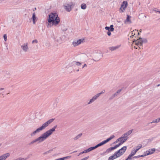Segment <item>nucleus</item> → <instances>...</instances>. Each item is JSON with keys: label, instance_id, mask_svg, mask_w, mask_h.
<instances>
[{"label": "nucleus", "instance_id": "4", "mask_svg": "<svg viewBox=\"0 0 160 160\" xmlns=\"http://www.w3.org/2000/svg\"><path fill=\"white\" fill-rule=\"evenodd\" d=\"M47 138V137L43 133L40 136L35 139V140L36 141V142L38 143L42 142Z\"/></svg>", "mask_w": 160, "mask_h": 160}, {"label": "nucleus", "instance_id": "19", "mask_svg": "<svg viewBox=\"0 0 160 160\" xmlns=\"http://www.w3.org/2000/svg\"><path fill=\"white\" fill-rule=\"evenodd\" d=\"M120 46V45H118L115 46L111 47L109 48V49L111 51H115L118 49Z\"/></svg>", "mask_w": 160, "mask_h": 160}, {"label": "nucleus", "instance_id": "49", "mask_svg": "<svg viewBox=\"0 0 160 160\" xmlns=\"http://www.w3.org/2000/svg\"><path fill=\"white\" fill-rule=\"evenodd\" d=\"M111 31L110 30H109V31H108L107 32V34L108 36H110L111 35Z\"/></svg>", "mask_w": 160, "mask_h": 160}, {"label": "nucleus", "instance_id": "14", "mask_svg": "<svg viewBox=\"0 0 160 160\" xmlns=\"http://www.w3.org/2000/svg\"><path fill=\"white\" fill-rule=\"evenodd\" d=\"M155 148L149 149V150L146 151V152H144V153H146L147 155L151 154L154 152L155 151Z\"/></svg>", "mask_w": 160, "mask_h": 160}, {"label": "nucleus", "instance_id": "29", "mask_svg": "<svg viewBox=\"0 0 160 160\" xmlns=\"http://www.w3.org/2000/svg\"><path fill=\"white\" fill-rule=\"evenodd\" d=\"M37 17L36 16V14L35 12L33 13H32V20H35Z\"/></svg>", "mask_w": 160, "mask_h": 160}, {"label": "nucleus", "instance_id": "34", "mask_svg": "<svg viewBox=\"0 0 160 160\" xmlns=\"http://www.w3.org/2000/svg\"><path fill=\"white\" fill-rule=\"evenodd\" d=\"M109 28H110V30L111 32L113 31H114V28H113V25H111Z\"/></svg>", "mask_w": 160, "mask_h": 160}, {"label": "nucleus", "instance_id": "15", "mask_svg": "<svg viewBox=\"0 0 160 160\" xmlns=\"http://www.w3.org/2000/svg\"><path fill=\"white\" fill-rule=\"evenodd\" d=\"M119 155L117 154H116L115 152V153L112 155L110 157L108 158V160H113L118 157H119Z\"/></svg>", "mask_w": 160, "mask_h": 160}, {"label": "nucleus", "instance_id": "51", "mask_svg": "<svg viewBox=\"0 0 160 160\" xmlns=\"http://www.w3.org/2000/svg\"><path fill=\"white\" fill-rule=\"evenodd\" d=\"M88 158H89V156L86 157L82 159L81 160H87Z\"/></svg>", "mask_w": 160, "mask_h": 160}, {"label": "nucleus", "instance_id": "33", "mask_svg": "<svg viewBox=\"0 0 160 160\" xmlns=\"http://www.w3.org/2000/svg\"><path fill=\"white\" fill-rule=\"evenodd\" d=\"M122 144L121 142L120 141V142L118 144L116 145L115 146H114V147L115 148V149H116L120 145H121Z\"/></svg>", "mask_w": 160, "mask_h": 160}, {"label": "nucleus", "instance_id": "22", "mask_svg": "<svg viewBox=\"0 0 160 160\" xmlns=\"http://www.w3.org/2000/svg\"><path fill=\"white\" fill-rule=\"evenodd\" d=\"M133 131V129L130 130L128 131V132H126V133H125L124 134H123L124 136H128L129 135H130V134L132 133V132Z\"/></svg>", "mask_w": 160, "mask_h": 160}, {"label": "nucleus", "instance_id": "40", "mask_svg": "<svg viewBox=\"0 0 160 160\" xmlns=\"http://www.w3.org/2000/svg\"><path fill=\"white\" fill-rule=\"evenodd\" d=\"M36 142V141L35 140L32 141H31L29 144V145H32V144H33L34 143H35Z\"/></svg>", "mask_w": 160, "mask_h": 160}, {"label": "nucleus", "instance_id": "42", "mask_svg": "<svg viewBox=\"0 0 160 160\" xmlns=\"http://www.w3.org/2000/svg\"><path fill=\"white\" fill-rule=\"evenodd\" d=\"M107 142L106 140H104V141H103L102 142H101L102 145H103L105 144V143H106Z\"/></svg>", "mask_w": 160, "mask_h": 160}, {"label": "nucleus", "instance_id": "12", "mask_svg": "<svg viewBox=\"0 0 160 160\" xmlns=\"http://www.w3.org/2000/svg\"><path fill=\"white\" fill-rule=\"evenodd\" d=\"M72 4H66L64 5V9L68 12H69L71 10V6Z\"/></svg>", "mask_w": 160, "mask_h": 160}, {"label": "nucleus", "instance_id": "24", "mask_svg": "<svg viewBox=\"0 0 160 160\" xmlns=\"http://www.w3.org/2000/svg\"><path fill=\"white\" fill-rule=\"evenodd\" d=\"M82 133L79 134L78 135H77L75 137L73 138V139L74 140H77V139H78L79 138H80L81 137V136H82Z\"/></svg>", "mask_w": 160, "mask_h": 160}, {"label": "nucleus", "instance_id": "55", "mask_svg": "<svg viewBox=\"0 0 160 160\" xmlns=\"http://www.w3.org/2000/svg\"><path fill=\"white\" fill-rule=\"evenodd\" d=\"M144 155H141V157H144V156H147L146 153H144Z\"/></svg>", "mask_w": 160, "mask_h": 160}, {"label": "nucleus", "instance_id": "43", "mask_svg": "<svg viewBox=\"0 0 160 160\" xmlns=\"http://www.w3.org/2000/svg\"><path fill=\"white\" fill-rule=\"evenodd\" d=\"M3 38L4 39V40L5 41H6L7 40V35L6 34H5L3 35Z\"/></svg>", "mask_w": 160, "mask_h": 160}, {"label": "nucleus", "instance_id": "28", "mask_svg": "<svg viewBox=\"0 0 160 160\" xmlns=\"http://www.w3.org/2000/svg\"><path fill=\"white\" fill-rule=\"evenodd\" d=\"M86 5L84 3H83L81 4V8L82 9H85L86 8Z\"/></svg>", "mask_w": 160, "mask_h": 160}, {"label": "nucleus", "instance_id": "13", "mask_svg": "<svg viewBox=\"0 0 160 160\" xmlns=\"http://www.w3.org/2000/svg\"><path fill=\"white\" fill-rule=\"evenodd\" d=\"M120 138H121L120 139V141L123 144L128 139V137L127 136H124V135H122V137H120Z\"/></svg>", "mask_w": 160, "mask_h": 160}, {"label": "nucleus", "instance_id": "61", "mask_svg": "<svg viewBox=\"0 0 160 160\" xmlns=\"http://www.w3.org/2000/svg\"><path fill=\"white\" fill-rule=\"evenodd\" d=\"M105 153H104V152H103V153H101V155H104V154H105Z\"/></svg>", "mask_w": 160, "mask_h": 160}, {"label": "nucleus", "instance_id": "38", "mask_svg": "<svg viewBox=\"0 0 160 160\" xmlns=\"http://www.w3.org/2000/svg\"><path fill=\"white\" fill-rule=\"evenodd\" d=\"M52 149H51V150H49V151H47V152H44V153H43V154L44 155H45V154H48V153H50V152L51 151H52Z\"/></svg>", "mask_w": 160, "mask_h": 160}, {"label": "nucleus", "instance_id": "21", "mask_svg": "<svg viewBox=\"0 0 160 160\" xmlns=\"http://www.w3.org/2000/svg\"><path fill=\"white\" fill-rule=\"evenodd\" d=\"M115 149V148L114 147H111L110 148L108 149L106 151L104 152V153H109L111 152L112 151Z\"/></svg>", "mask_w": 160, "mask_h": 160}, {"label": "nucleus", "instance_id": "32", "mask_svg": "<svg viewBox=\"0 0 160 160\" xmlns=\"http://www.w3.org/2000/svg\"><path fill=\"white\" fill-rule=\"evenodd\" d=\"M88 152L87 151V149H86V150H84L83 152H80L78 156H79L81 154H82L83 153H87Z\"/></svg>", "mask_w": 160, "mask_h": 160}, {"label": "nucleus", "instance_id": "30", "mask_svg": "<svg viewBox=\"0 0 160 160\" xmlns=\"http://www.w3.org/2000/svg\"><path fill=\"white\" fill-rule=\"evenodd\" d=\"M142 147V145L141 144H139L137 147V148L135 150V151L137 152L140 148H141Z\"/></svg>", "mask_w": 160, "mask_h": 160}, {"label": "nucleus", "instance_id": "6", "mask_svg": "<svg viewBox=\"0 0 160 160\" xmlns=\"http://www.w3.org/2000/svg\"><path fill=\"white\" fill-rule=\"evenodd\" d=\"M126 149V146H124L121 149H120L119 150L116 152V154H118L119 155V157H120L124 154Z\"/></svg>", "mask_w": 160, "mask_h": 160}, {"label": "nucleus", "instance_id": "57", "mask_svg": "<svg viewBox=\"0 0 160 160\" xmlns=\"http://www.w3.org/2000/svg\"><path fill=\"white\" fill-rule=\"evenodd\" d=\"M5 0H0V3H2L3 2L5 1Z\"/></svg>", "mask_w": 160, "mask_h": 160}, {"label": "nucleus", "instance_id": "36", "mask_svg": "<svg viewBox=\"0 0 160 160\" xmlns=\"http://www.w3.org/2000/svg\"><path fill=\"white\" fill-rule=\"evenodd\" d=\"M122 89H119L117 91L114 93V94H116V96L118 95V94L121 91Z\"/></svg>", "mask_w": 160, "mask_h": 160}, {"label": "nucleus", "instance_id": "11", "mask_svg": "<svg viewBox=\"0 0 160 160\" xmlns=\"http://www.w3.org/2000/svg\"><path fill=\"white\" fill-rule=\"evenodd\" d=\"M83 39H80L77 41L75 40L72 42V45L74 47L80 44L83 42Z\"/></svg>", "mask_w": 160, "mask_h": 160}, {"label": "nucleus", "instance_id": "54", "mask_svg": "<svg viewBox=\"0 0 160 160\" xmlns=\"http://www.w3.org/2000/svg\"><path fill=\"white\" fill-rule=\"evenodd\" d=\"M156 8H154L153 9V10L155 11L156 12H157V11H159V10H158Z\"/></svg>", "mask_w": 160, "mask_h": 160}, {"label": "nucleus", "instance_id": "41", "mask_svg": "<svg viewBox=\"0 0 160 160\" xmlns=\"http://www.w3.org/2000/svg\"><path fill=\"white\" fill-rule=\"evenodd\" d=\"M136 153V152L134 150L132 151L131 153L133 156Z\"/></svg>", "mask_w": 160, "mask_h": 160}, {"label": "nucleus", "instance_id": "58", "mask_svg": "<svg viewBox=\"0 0 160 160\" xmlns=\"http://www.w3.org/2000/svg\"><path fill=\"white\" fill-rule=\"evenodd\" d=\"M4 89V88H0V90H3Z\"/></svg>", "mask_w": 160, "mask_h": 160}, {"label": "nucleus", "instance_id": "37", "mask_svg": "<svg viewBox=\"0 0 160 160\" xmlns=\"http://www.w3.org/2000/svg\"><path fill=\"white\" fill-rule=\"evenodd\" d=\"M102 146V145L101 143L100 142L99 143L96 145L95 146V147L96 149V148H98V147L100 146Z\"/></svg>", "mask_w": 160, "mask_h": 160}, {"label": "nucleus", "instance_id": "52", "mask_svg": "<svg viewBox=\"0 0 160 160\" xmlns=\"http://www.w3.org/2000/svg\"><path fill=\"white\" fill-rule=\"evenodd\" d=\"M53 106L54 108L56 107L57 106V103L56 102L54 103L53 104Z\"/></svg>", "mask_w": 160, "mask_h": 160}, {"label": "nucleus", "instance_id": "50", "mask_svg": "<svg viewBox=\"0 0 160 160\" xmlns=\"http://www.w3.org/2000/svg\"><path fill=\"white\" fill-rule=\"evenodd\" d=\"M105 29L106 30H108L109 31V30H110V28L109 27L106 26L105 27Z\"/></svg>", "mask_w": 160, "mask_h": 160}, {"label": "nucleus", "instance_id": "53", "mask_svg": "<svg viewBox=\"0 0 160 160\" xmlns=\"http://www.w3.org/2000/svg\"><path fill=\"white\" fill-rule=\"evenodd\" d=\"M134 31V30H133V31H131V34H132V36H134V35H135V33H133V32Z\"/></svg>", "mask_w": 160, "mask_h": 160}, {"label": "nucleus", "instance_id": "44", "mask_svg": "<svg viewBox=\"0 0 160 160\" xmlns=\"http://www.w3.org/2000/svg\"><path fill=\"white\" fill-rule=\"evenodd\" d=\"M82 64L81 63L79 62H76V65L77 66H79L81 65Z\"/></svg>", "mask_w": 160, "mask_h": 160}, {"label": "nucleus", "instance_id": "39", "mask_svg": "<svg viewBox=\"0 0 160 160\" xmlns=\"http://www.w3.org/2000/svg\"><path fill=\"white\" fill-rule=\"evenodd\" d=\"M105 90L102 91V92H101L98 93L97 94V95L99 97V96L102 94L103 93L105 92Z\"/></svg>", "mask_w": 160, "mask_h": 160}, {"label": "nucleus", "instance_id": "56", "mask_svg": "<svg viewBox=\"0 0 160 160\" xmlns=\"http://www.w3.org/2000/svg\"><path fill=\"white\" fill-rule=\"evenodd\" d=\"M87 65L86 64H85L84 65H83L82 68H83L84 67H87Z\"/></svg>", "mask_w": 160, "mask_h": 160}, {"label": "nucleus", "instance_id": "9", "mask_svg": "<svg viewBox=\"0 0 160 160\" xmlns=\"http://www.w3.org/2000/svg\"><path fill=\"white\" fill-rule=\"evenodd\" d=\"M128 6V3L126 1H123L122 3L121 7L120 8V9L121 10L123 9V10H122V12H123V10H125L126 8Z\"/></svg>", "mask_w": 160, "mask_h": 160}, {"label": "nucleus", "instance_id": "20", "mask_svg": "<svg viewBox=\"0 0 160 160\" xmlns=\"http://www.w3.org/2000/svg\"><path fill=\"white\" fill-rule=\"evenodd\" d=\"M41 130V129L40 128H37L36 130L35 131L32 132L30 134V135L31 136H34L37 133H39L40 132Z\"/></svg>", "mask_w": 160, "mask_h": 160}, {"label": "nucleus", "instance_id": "23", "mask_svg": "<svg viewBox=\"0 0 160 160\" xmlns=\"http://www.w3.org/2000/svg\"><path fill=\"white\" fill-rule=\"evenodd\" d=\"M30 155H32V154H31L30 155H28V157L26 158H22L21 157H20V158H19L16 159V160H26L28 158H29V156Z\"/></svg>", "mask_w": 160, "mask_h": 160}, {"label": "nucleus", "instance_id": "26", "mask_svg": "<svg viewBox=\"0 0 160 160\" xmlns=\"http://www.w3.org/2000/svg\"><path fill=\"white\" fill-rule=\"evenodd\" d=\"M95 149H96V148H95V146H94V147H91L88 148L87 149V151H88V152H89Z\"/></svg>", "mask_w": 160, "mask_h": 160}, {"label": "nucleus", "instance_id": "18", "mask_svg": "<svg viewBox=\"0 0 160 160\" xmlns=\"http://www.w3.org/2000/svg\"><path fill=\"white\" fill-rule=\"evenodd\" d=\"M131 17L130 15H127V18L125 20L124 23H132V22L130 20Z\"/></svg>", "mask_w": 160, "mask_h": 160}, {"label": "nucleus", "instance_id": "16", "mask_svg": "<svg viewBox=\"0 0 160 160\" xmlns=\"http://www.w3.org/2000/svg\"><path fill=\"white\" fill-rule=\"evenodd\" d=\"M98 97H99L97 95V94L94 96L91 99H90L89 102L88 103V104H89L92 103L93 102L95 101V100H96Z\"/></svg>", "mask_w": 160, "mask_h": 160}, {"label": "nucleus", "instance_id": "35", "mask_svg": "<svg viewBox=\"0 0 160 160\" xmlns=\"http://www.w3.org/2000/svg\"><path fill=\"white\" fill-rule=\"evenodd\" d=\"M71 157V156H68L65 157H63V158H62V159H63V160H65V159H67Z\"/></svg>", "mask_w": 160, "mask_h": 160}, {"label": "nucleus", "instance_id": "47", "mask_svg": "<svg viewBox=\"0 0 160 160\" xmlns=\"http://www.w3.org/2000/svg\"><path fill=\"white\" fill-rule=\"evenodd\" d=\"M131 157L129 155L128 156L127 158L125 160H131L132 159Z\"/></svg>", "mask_w": 160, "mask_h": 160}, {"label": "nucleus", "instance_id": "46", "mask_svg": "<svg viewBox=\"0 0 160 160\" xmlns=\"http://www.w3.org/2000/svg\"><path fill=\"white\" fill-rule=\"evenodd\" d=\"M32 43H38V41L37 40L35 39L33 40L32 42Z\"/></svg>", "mask_w": 160, "mask_h": 160}, {"label": "nucleus", "instance_id": "25", "mask_svg": "<svg viewBox=\"0 0 160 160\" xmlns=\"http://www.w3.org/2000/svg\"><path fill=\"white\" fill-rule=\"evenodd\" d=\"M160 121V118H159L158 119H156L155 120H153V121L150 122V123H157Z\"/></svg>", "mask_w": 160, "mask_h": 160}, {"label": "nucleus", "instance_id": "27", "mask_svg": "<svg viewBox=\"0 0 160 160\" xmlns=\"http://www.w3.org/2000/svg\"><path fill=\"white\" fill-rule=\"evenodd\" d=\"M115 137V136L114 135H112L109 138L107 139L106 140L107 142H108L109 141H110V140L114 138Z\"/></svg>", "mask_w": 160, "mask_h": 160}, {"label": "nucleus", "instance_id": "1", "mask_svg": "<svg viewBox=\"0 0 160 160\" xmlns=\"http://www.w3.org/2000/svg\"><path fill=\"white\" fill-rule=\"evenodd\" d=\"M47 27L49 28L53 25L57 26L60 22V18L58 15L55 12H51L48 15Z\"/></svg>", "mask_w": 160, "mask_h": 160}, {"label": "nucleus", "instance_id": "3", "mask_svg": "<svg viewBox=\"0 0 160 160\" xmlns=\"http://www.w3.org/2000/svg\"><path fill=\"white\" fill-rule=\"evenodd\" d=\"M54 119L52 118L47 121L46 122L44 123L42 125L39 127L41 130H42L44 129L46 127H47L51 122H52Z\"/></svg>", "mask_w": 160, "mask_h": 160}, {"label": "nucleus", "instance_id": "63", "mask_svg": "<svg viewBox=\"0 0 160 160\" xmlns=\"http://www.w3.org/2000/svg\"><path fill=\"white\" fill-rule=\"evenodd\" d=\"M138 158L141 157V155H139L138 156Z\"/></svg>", "mask_w": 160, "mask_h": 160}, {"label": "nucleus", "instance_id": "5", "mask_svg": "<svg viewBox=\"0 0 160 160\" xmlns=\"http://www.w3.org/2000/svg\"><path fill=\"white\" fill-rule=\"evenodd\" d=\"M57 127V126L55 125L52 128L47 131L46 132L44 133L47 138H48L50 135L52 134L53 132L55 131V129Z\"/></svg>", "mask_w": 160, "mask_h": 160}, {"label": "nucleus", "instance_id": "62", "mask_svg": "<svg viewBox=\"0 0 160 160\" xmlns=\"http://www.w3.org/2000/svg\"><path fill=\"white\" fill-rule=\"evenodd\" d=\"M129 156H130L131 157L133 156L131 153H130V154L129 155Z\"/></svg>", "mask_w": 160, "mask_h": 160}, {"label": "nucleus", "instance_id": "2", "mask_svg": "<svg viewBox=\"0 0 160 160\" xmlns=\"http://www.w3.org/2000/svg\"><path fill=\"white\" fill-rule=\"evenodd\" d=\"M133 42H135V44L137 46H142L143 43H147V40L146 38H142L140 37L137 40H135Z\"/></svg>", "mask_w": 160, "mask_h": 160}, {"label": "nucleus", "instance_id": "7", "mask_svg": "<svg viewBox=\"0 0 160 160\" xmlns=\"http://www.w3.org/2000/svg\"><path fill=\"white\" fill-rule=\"evenodd\" d=\"M52 38H53V39H54L56 41H57L59 43L62 42L61 37L59 36V35L58 34H53L52 36Z\"/></svg>", "mask_w": 160, "mask_h": 160}, {"label": "nucleus", "instance_id": "31", "mask_svg": "<svg viewBox=\"0 0 160 160\" xmlns=\"http://www.w3.org/2000/svg\"><path fill=\"white\" fill-rule=\"evenodd\" d=\"M116 96V94H113L109 98V100H111L113 99Z\"/></svg>", "mask_w": 160, "mask_h": 160}, {"label": "nucleus", "instance_id": "17", "mask_svg": "<svg viewBox=\"0 0 160 160\" xmlns=\"http://www.w3.org/2000/svg\"><path fill=\"white\" fill-rule=\"evenodd\" d=\"M10 156L9 153H6L0 156V160H5L6 159Z\"/></svg>", "mask_w": 160, "mask_h": 160}, {"label": "nucleus", "instance_id": "45", "mask_svg": "<svg viewBox=\"0 0 160 160\" xmlns=\"http://www.w3.org/2000/svg\"><path fill=\"white\" fill-rule=\"evenodd\" d=\"M121 138H118V139H117L116 140V141H115V142H113V143H117L119 141H120V139H121Z\"/></svg>", "mask_w": 160, "mask_h": 160}, {"label": "nucleus", "instance_id": "59", "mask_svg": "<svg viewBox=\"0 0 160 160\" xmlns=\"http://www.w3.org/2000/svg\"><path fill=\"white\" fill-rule=\"evenodd\" d=\"M33 21V24H35V20H32Z\"/></svg>", "mask_w": 160, "mask_h": 160}, {"label": "nucleus", "instance_id": "8", "mask_svg": "<svg viewBox=\"0 0 160 160\" xmlns=\"http://www.w3.org/2000/svg\"><path fill=\"white\" fill-rule=\"evenodd\" d=\"M28 45V43L27 42L24 43L21 46L22 49L25 52H27L29 49Z\"/></svg>", "mask_w": 160, "mask_h": 160}, {"label": "nucleus", "instance_id": "10", "mask_svg": "<svg viewBox=\"0 0 160 160\" xmlns=\"http://www.w3.org/2000/svg\"><path fill=\"white\" fill-rule=\"evenodd\" d=\"M102 57V56L101 53H98L95 55L94 59H93L92 60L95 62H97Z\"/></svg>", "mask_w": 160, "mask_h": 160}, {"label": "nucleus", "instance_id": "60", "mask_svg": "<svg viewBox=\"0 0 160 160\" xmlns=\"http://www.w3.org/2000/svg\"><path fill=\"white\" fill-rule=\"evenodd\" d=\"M133 158H138V156H134L133 157Z\"/></svg>", "mask_w": 160, "mask_h": 160}, {"label": "nucleus", "instance_id": "48", "mask_svg": "<svg viewBox=\"0 0 160 160\" xmlns=\"http://www.w3.org/2000/svg\"><path fill=\"white\" fill-rule=\"evenodd\" d=\"M81 57H83V58H86L87 57L86 55L85 54H82L81 55Z\"/></svg>", "mask_w": 160, "mask_h": 160}, {"label": "nucleus", "instance_id": "64", "mask_svg": "<svg viewBox=\"0 0 160 160\" xmlns=\"http://www.w3.org/2000/svg\"><path fill=\"white\" fill-rule=\"evenodd\" d=\"M135 31H136L137 32H138V31L137 30L135 29Z\"/></svg>", "mask_w": 160, "mask_h": 160}]
</instances>
